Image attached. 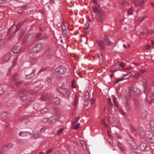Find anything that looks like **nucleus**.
Instances as JSON below:
<instances>
[{
	"label": "nucleus",
	"instance_id": "obj_24",
	"mask_svg": "<svg viewBox=\"0 0 154 154\" xmlns=\"http://www.w3.org/2000/svg\"><path fill=\"white\" fill-rule=\"evenodd\" d=\"M25 21H23V23H18L16 26V31H16H18L20 30V28L22 26L23 24L25 22Z\"/></svg>",
	"mask_w": 154,
	"mask_h": 154
},
{
	"label": "nucleus",
	"instance_id": "obj_59",
	"mask_svg": "<svg viewBox=\"0 0 154 154\" xmlns=\"http://www.w3.org/2000/svg\"><path fill=\"white\" fill-rule=\"evenodd\" d=\"M63 128H60L57 131V133L58 134H59L62 133L63 130Z\"/></svg>",
	"mask_w": 154,
	"mask_h": 154
},
{
	"label": "nucleus",
	"instance_id": "obj_20",
	"mask_svg": "<svg viewBox=\"0 0 154 154\" xmlns=\"http://www.w3.org/2000/svg\"><path fill=\"white\" fill-rule=\"evenodd\" d=\"M45 84L47 85H51L52 84V79L51 77H48L45 79Z\"/></svg>",
	"mask_w": 154,
	"mask_h": 154
},
{
	"label": "nucleus",
	"instance_id": "obj_15",
	"mask_svg": "<svg viewBox=\"0 0 154 154\" xmlns=\"http://www.w3.org/2000/svg\"><path fill=\"white\" fill-rule=\"evenodd\" d=\"M18 135L20 137H25L27 135H32V134L29 131H21L19 133Z\"/></svg>",
	"mask_w": 154,
	"mask_h": 154
},
{
	"label": "nucleus",
	"instance_id": "obj_42",
	"mask_svg": "<svg viewBox=\"0 0 154 154\" xmlns=\"http://www.w3.org/2000/svg\"><path fill=\"white\" fill-rule=\"evenodd\" d=\"M17 143L19 145H22L24 143V140L22 139H19L17 141Z\"/></svg>",
	"mask_w": 154,
	"mask_h": 154
},
{
	"label": "nucleus",
	"instance_id": "obj_36",
	"mask_svg": "<svg viewBox=\"0 0 154 154\" xmlns=\"http://www.w3.org/2000/svg\"><path fill=\"white\" fill-rule=\"evenodd\" d=\"M141 81L144 83L143 86L145 90L147 87L146 80L145 79H143Z\"/></svg>",
	"mask_w": 154,
	"mask_h": 154
},
{
	"label": "nucleus",
	"instance_id": "obj_47",
	"mask_svg": "<svg viewBox=\"0 0 154 154\" xmlns=\"http://www.w3.org/2000/svg\"><path fill=\"white\" fill-rule=\"evenodd\" d=\"M12 102L11 100H8L7 101V106L9 107L10 106H12Z\"/></svg>",
	"mask_w": 154,
	"mask_h": 154
},
{
	"label": "nucleus",
	"instance_id": "obj_29",
	"mask_svg": "<svg viewBox=\"0 0 154 154\" xmlns=\"http://www.w3.org/2000/svg\"><path fill=\"white\" fill-rule=\"evenodd\" d=\"M18 60L17 57H16L15 60H14L13 62H12V65L11 66L10 68L9 69V71H10L11 69L13 68L14 66H15V65L16 64V62Z\"/></svg>",
	"mask_w": 154,
	"mask_h": 154
},
{
	"label": "nucleus",
	"instance_id": "obj_19",
	"mask_svg": "<svg viewBox=\"0 0 154 154\" xmlns=\"http://www.w3.org/2000/svg\"><path fill=\"white\" fill-rule=\"evenodd\" d=\"M6 41L5 38H2V35H0V49L2 48L5 44Z\"/></svg>",
	"mask_w": 154,
	"mask_h": 154
},
{
	"label": "nucleus",
	"instance_id": "obj_41",
	"mask_svg": "<svg viewBox=\"0 0 154 154\" xmlns=\"http://www.w3.org/2000/svg\"><path fill=\"white\" fill-rule=\"evenodd\" d=\"M133 91L136 94H138L140 93V91L137 88H134Z\"/></svg>",
	"mask_w": 154,
	"mask_h": 154
},
{
	"label": "nucleus",
	"instance_id": "obj_38",
	"mask_svg": "<svg viewBox=\"0 0 154 154\" xmlns=\"http://www.w3.org/2000/svg\"><path fill=\"white\" fill-rule=\"evenodd\" d=\"M47 98V96L46 94H43L42 95L40 98V100L42 101L45 100Z\"/></svg>",
	"mask_w": 154,
	"mask_h": 154
},
{
	"label": "nucleus",
	"instance_id": "obj_35",
	"mask_svg": "<svg viewBox=\"0 0 154 154\" xmlns=\"http://www.w3.org/2000/svg\"><path fill=\"white\" fill-rule=\"evenodd\" d=\"M49 109L48 108H44L41 110V112L43 114L47 113L48 112Z\"/></svg>",
	"mask_w": 154,
	"mask_h": 154
},
{
	"label": "nucleus",
	"instance_id": "obj_13",
	"mask_svg": "<svg viewBox=\"0 0 154 154\" xmlns=\"http://www.w3.org/2000/svg\"><path fill=\"white\" fill-rule=\"evenodd\" d=\"M103 41L105 45L107 46H110L113 44V42L109 40V38L107 37H105L103 39Z\"/></svg>",
	"mask_w": 154,
	"mask_h": 154
},
{
	"label": "nucleus",
	"instance_id": "obj_52",
	"mask_svg": "<svg viewBox=\"0 0 154 154\" xmlns=\"http://www.w3.org/2000/svg\"><path fill=\"white\" fill-rule=\"evenodd\" d=\"M4 91V88L0 86V95L3 94Z\"/></svg>",
	"mask_w": 154,
	"mask_h": 154
},
{
	"label": "nucleus",
	"instance_id": "obj_50",
	"mask_svg": "<svg viewBox=\"0 0 154 154\" xmlns=\"http://www.w3.org/2000/svg\"><path fill=\"white\" fill-rule=\"evenodd\" d=\"M89 26V24L88 23H87L85 24V26L84 27V28L85 29L87 30L88 31L90 29V27Z\"/></svg>",
	"mask_w": 154,
	"mask_h": 154
},
{
	"label": "nucleus",
	"instance_id": "obj_6",
	"mask_svg": "<svg viewBox=\"0 0 154 154\" xmlns=\"http://www.w3.org/2000/svg\"><path fill=\"white\" fill-rule=\"evenodd\" d=\"M145 137L149 139V142L151 143H154V136L152 132L149 131H147L145 132Z\"/></svg>",
	"mask_w": 154,
	"mask_h": 154
},
{
	"label": "nucleus",
	"instance_id": "obj_8",
	"mask_svg": "<svg viewBox=\"0 0 154 154\" xmlns=\"http://www.w3.org/2000/svg\"><path fill=\"white\" fill-rule=\"evenodd\" d=\"M42 45L39 43L36 44L33 47L32 52L34 54L37 53L42 48Z\"/></svg>",
	"mask_w": 154,
	"mask_h": 154
},
{
	"label": "nucleus",
	"instance_id": "obj_30",
	"mask_svg": "<svg viewBox=\"0 0 154 154\" xmlns=\"http://www.w3.org/2000/svg\"><path fill=\"white\" fill-rule=\"evenodd\" d=\"M9 115V114L6 112H5L1 115V117L3 119H6Z\"/></svg>",
	"mask_w": 154,
	"mask_h": 154
},
{
	"label": "nucleus",
	"instance_id": "obj_22",
	"mask_svg": "<svg viewBox=\"0 0 154 154\" xmlns=\"http://www.w3.org/2000/svg\"><path fill=\"white\" fill-rule=\"evenodd\" d=\"M37 61V59L35 58L32 57L30 58L28 61L26 62V63H30L31 65H32L36 62Z\"/></svg>",
	"mask_w": 154,
	"mask_h": 154
},
{
	"label": "nucleus",
	"instance_id": "obj_7",
	"mask_svg": "<svg viewBox=\"0 0 154 154\" xmlns=\"http://www.w3.org/2000/svg\"><path fill=\"white\" fill-rule=\"evenodd\" d=\"M35 35L33 33L26 35L23 40V42L24 43H26L28 41H32L34 40Z\"/></svg>",
	"mask_w": 154,
	"mask_h": 154
},
{
	"label": "nucleus",
	"instance_id": "obj_48",
	"mask_svg": "<svg viewBox=\"0 0 154 154\" xmlns=\"http://www.w3.org/2000/svg\"><path fill=\"white\" fill-rule=\"evenodd\" d=\"M41 34L40 33H38L36 35V38L38 40H40L42 39L40 38Z\"/></svg>",
	"mask_w": 154,
	"mask_h": 154
},
{
	"label": "nucleus",
	"instance_id": "obj_46",
	"mask_svg": "<svg viewBox=\"0 0 154 154\" xmlns=\"http://www.w3.org/2000/svg\"><path fill=\"white\" fill-rule=\"evenodd\" d=\"M23 83V81L21 80L15 82V84L16 86H18L20 85Z\"/></svg>",
	"mask_w": 154,
	"mask_h": 154
},
{
	"label": "nucleus",
	"instance_id": "obj_11",
	"mask_svg": "<svg viewBox=\"0 0 154 154\" xmlns=\"http://www.w3.org/2000/svg\"><path fill=\"white\" fill-rule=\"evenodd\" d=\"M97 42L98 45V47L99 49L102 50H104L105 49V45L103 41L98 40Z\"/></svg>",
	"mask_w": 154,
	"mask_h": 154
},
{
	"label": "nucleus",
	"instance_id": "obj_62",
	"mask_svg": "<svg viewBox=\"0 0 154 154\" xmlns=\"http://www.w3.org/2000/svg\"><path fill=\"white\" fill-rule=\"evenodd\" d=\"M79 127V123L76 124V125L74 126L73 127V129L75 130H76Z\"/></svg>",
	"mask_w": 154,
	"mask_h": 154
},
{
	"label": "nucleus",
	"instance_id": "obj_39",
	"mask_svg": "<svg viewBox=\"0 0 154 154\" xmlns=\"http://www.w3.org/2000/svg\"><path fill=\"white\" fill-rule=\"evenodd\" d=\"M128 79V78H125L124 77H123H123H122V78L120 79H119L117 80H116V82L115 83V84H116L117 83H118L120 81H122L124 79Z\"/></svg>",
	"mask_w": 154,
	"mask_h": 154
},
{
	"label": "nucleus",
	"instance_id": "obj_4",
	"mask_svg": "<svg viewBox=\"0 0 154 154\" xmlns=\"http://www.w3.org/2000/svg\"><path fill=\"white\" fill-rule=\"evenodd\" d=\"M66 67L63 66L57 67L54 69V73L57 75H63L66 71Z\"/></svg>",
	"mask_w": 154,
	"mask_h": 154
},
{
	"label": "nucleus",
	"instance_id": "obj_34",
	"mask_svg": "<svg viewBox=\"0 0 154 154\" xmlns=\"http://www.w3.org/2000/svg\"><path fill=\"white\" fill-rule=\"evenodd\" d=\"M31 135H32L33 137H35V139L38 138L39 137V134L37 132H33V134H32Z\"/></svg>",
	"mask_w": 154,
	"mask_h": 154
},
{
	"label": "nucleus",
	"instance_id": "obj_21",
	"mask_svg": "<svg viewBox=\"0 0 154 154\" xmlns=\"http://www.w3.org/2000/svg\"><path fill=\"white\" fill-rule=\"evenodd\" d=\"M147 145L145 143L142 142L140 144V148L142 151H144L147 148Z\"/></svg>",
	"mask_w": 154,
	"mask_h": 154
},
{
	"label": "nucleus",
	"instance_id": "obj_37",
	"mask_svg": "<svg viewBox=\"0 0 154 154\" xmlns=\"http://www.w3.org/2000/svg\"><path fill=\"white\" fill-rule=\"evenodd\" d=\"M80 119V118L78 116L76 117H75V119L72 122V125H75L76 122H77Z\"/></svg>",
	"mask_w": 154,
	"mask_h": 154
},
{
	"label": "nucleus",
	"instance_id": "obj_9",
	"mask_svg": "<svg viewBox=\"0 0 154 154\" xmlns=\"http://www.w3.org/2000/svg\"><path fill=\"white\" fill-rule=\"evenodd\" d=\"M36 72V70L35 69H33L32 71H30L29 73H27V72H25L26 75L25 78L26 79H29L33 77L34 75V73Z\"/></svg>",
	"mask_w": 154,
	"mask_h": 154
},
{
	"label": "nucleus",
	"instance_id": "obj_14",
	"mask_svg": "<svg viewBox=\"0 0 154 154\" xmlns=\"http://www.w3.org/2000/svg\"><path fill=\"white\" fill-rule=\"evenodd\" d=\"M26 91L25 90H22L20 92L19 97L20 99L23 100H24L26 98Z\"/></svg>",
	"mask_w": 154,
	"mask_h": 154
},
{
	"label": "nucleus",
	"instance_id": "obj_23",
	"mask_svg": "<svg viewBox=\"0 0 154 154\" xmlns=\"http://www.w3.org/2000/svg\"><path fill=\"white\" fill-rule=\"evenodd\" d=\"M19 31L17 34L18 39H20L24 34V31L23 29H20Z\"/></svg>",
	"mask_w": 154,
	"mask_h": 154
},
{
	"label": "nucleus",
	"instance_id": "obj_33",
	"mask_svg": "<svg viewBox=\"0 0 154 154\" xmlns=\"http://www.w3.org/2000/svg\"><path fill=\"white\" fill-rule=\"evenodd\" d=\"M19 75L17 73L14 74L13 76L12 79L13 81H15L18 79Z\"/></svg>",
	"mask_w": 154,
	"mask_h": 154
},
{
	"label": "nucleus",
	"instance_id": "obj_53",
	"mask_svg": "<svg viewBox=\"0 0 154 154\" xmlns=\"http://www.w3.org/2000/svg\"><path fill=\"white\" fill-rule=\"evenodd\" d=\"M27 93H28V94H37L36 92H35L34 91L32 90H29L27 92Z\"/></svg>",
	"mask_w": 154,
	"mask_h": 154
},
{
	"label": "nucleus",
	"instance_id": "obj_12",
	"mask_svg": "<svg viewBox=\"0 0 154 154\" xmlns=\"http://www.w3.org/2000/svg\"><path fill=\"white\" fill-rule=\"evenodd\" d=\"M147 111L145 109H143L142 110H141L140 112V115L141 119H145L147 116Z\"/></svg>",
	"mask_w": 154,
	"mask_h": 154
},
{
	"label": "nucleus",
	"instance_id": "obj_45",
	"mask_svg": "<svg viewBox=\"0 0 154 154\" xmlns=\"http://www.w3.org/2000/svg\"><path fill=\"white\" fill-rule=\"evenodd\" d=\"M45 49L44 51V53L48 52L50 51V47L47 45L45 46Z\"/></svg>",
	"mask_w": 154,
	"mask_h": 154
},
{
	"label": "nucleus",
	"instance_id": "obj_64",
	"mask_svg": "<svg viewBox=\"0 0 154 154\" xmlns=\"http://www.w3.org/2000/svg\"><path fill=\"white\" fill-rule=\"evenodd\" d=\"M13 146V145L11 143H9L8 145H6V147L8 148H12Z\"/></svg>",
	"mask_w": 154,
	"mask_h": 154
},
{
	"label": "nucleus",
	"instance_id": "obj_55",
	"mask_svg": "<svg viewBox=\"0 0 154 154\" xmlns=\"http://www.w3.org/2000/svg\"><path fill=\"white\" fill-rule=\"evenodd\" d=\"M72 86L73 88H75V81L74 80H72L71 82Z\"/></svg>",
	"mask_w": 154,
	"mask_h": 154
},
{
	"label": "nucleus",
	"instance_id": "obj_58",
	"mask_svg": "<svg viewBox=\"0 0 154 154\" xmlns=\"http://www.w3.org/2000/svg\"><path fill=\"white\" fill-rule=\"evenodd\" d=\"M93 3L96 5L98 6L99 7H100V5L98 4V3L97 1V0H93Z\"/></svg>",
	"mask_w": 154,
	"mask_h": 154
},
{
	"label": "nucleus",
	"instance_id": "obj_49",
	"mask_svg": "<svg viewBox=\"0 0 154 154\" xmlns=\"http://www.w3.org/2000/svg\"><path fill=\"white\" fill-rule=\"evenodd\" d=\"M74 152L75 153H77L79 152V148L76 146L74 147L73 149Z\"/></svg>",
	"mask_w": 154,
	"mask_h": 154
},
{
	"label": "nucleus",
	"instance_id": "obj_60",
	"mask_svg": "<svg viewBox=\"0 0 154 154\" xmlns=\"http://www.w3.org/2000/svg\"><path fill=\"white\" fill-rule=\"evenodd\" d=\"M146 17H141L139 18L138 22H141L143 21L145 19Z\"/></svg>",
	"mask_w": 154,
	"mask_h": 154
},
{
	"label": "nucleus",
	"instance_id": "obj_40",
	"mask_svg": "<svg viewBox=\"0 0 154 154\" xmlns=\"http://www.w3.org/2000/svg\"><path fill=\"white\" fill-rule=\"evenodd\" d=\"M34 100V99L33 98H32L29 101H28L24 105V107L27 108L30 104L31 102L33 101Z\"/></svg>",
	"mask_w": 154,
	"mask_h": 154
},
{
	"label": "nucleus",
	"instance_id": "obj_28",
	"mask_svg": "<svg viewBox=\"0 0 154 154\" xmlns=\"http://www.w3.org/2000/svg\"><path fill=\"white\" fill-rule=\"evenodd\" d=\"M130 143L131 144V147L132 149H135L137 148V145L134 142L131 141Z\"/></svg>",
	"mask_w": 154,
	"mask_h": 154
},
{
	"label": "nucleus",
	"instance_id": "obj_51",
	"mask_svg": "<svg viewBox=\"0 0 154 154\" xmlns=\"http://www.w3.org/2000/svg\"><path fill=\"white\" fill-rule=\"evenodd\" d=\"M98 56L99 58V60L103 61V57L102 54L100 53L99 54H98Z\"/></svg>",
	"mask_w": 154,
	"mask_h": 154
},
{
	"label": "nucleus",
	"instance_id": "obj_57",
	"mask_svg": "<svg viewBox=\"0 0 154 154\" xmlns=\"http://www.w3.org/2000/svg\"><path fill=\"white\" fill-rule=\"evenodd\" d=\"M128 75V77L127 78H128L130 76H131V75H132V73L131 72H129L126 74H124L123 75V77H125V76H127Z\"/></svg>",
	"mask_w": 154,
	"mask_h": 154
},
{
	"label": "nucleus",
	"instance_id": "obj_44",
	"mask_svg": "<svg viewBox=\"0 0 154 154\" xmlns=\"http://www.w3.org/2000/svg\"><path fill=\"white\" fill-rule=\"evenodd\" d=\"M133 3L135 6L138 5L140 4V0H134Z\"/></svg>",
	"mask_w": 154,
	"mask_h": 154
},
{
	"label": "nucleus",
	"instance_id": "obj_1",
	"mask_svg": "<svg viewBox=\"0 0 154 154\" xmlns=\"http://www.w3.org/2000/svg\"><path fill=\"white\" fill-rule=\"evenodd\" d=\"M93 12L95 14L98 13L97 16V20L99 22H101L104 18V15L103 11L98 9L96 6L92 7Z\"/></svg>",
	"mask_w": 154,
	"mask_h": 154
},
{
	"label": "nucleus",
	"instance_id": "obj_43",
	"mask_svg": "<svg viewBox=\"0 0 154 154\" xmlns=\"http://www.w3.org/2000/svg\"><path fill=\"white\" fill-rule=\"evenodd\" d=\"M150 126L151 130L154 132V120L151 122Z\"/></svg>",
	"mask_w": 154,
	"mask_h": 154
},
{
	"label": "nucleus",
	"instance_id": "obj_61",
	"mask_svg": "<svg viewBox=\"0 0 154 154\" xmlns=\"http://www.w3.org/2000/svg\"><path fill=\"white\" fill-rule=\"evenodd\" d=\"M87 93H86L84 95V98L85 97V98L84 99V100L85 101H86L87 100H88V98H89V96L88 95H87Z\"/></svg>",
	"mask_w": 154,
	"mask_h": 154
},
{
	"label": "nucleus",
	"instance_id": "obj_63",
	"mask_svg": "<svg viewBox=\"0 0 154 154\" xmlns=\"http://www.w3.org/2000/svg\"><path fill=\"white\" fill-rule=\"evenodd\" d=\"M107 100L108 102L109 103V105H110V106H111L112 105V102L111 101V99L110 98H108L107 99Z\"/></svg>",
	"mask_w": 154,
	"mask_h": 154
},
{
	"label": "nucleus",
	"instance_id": "obj_32",
	"mask_svg": "<svg viewBox=\"0 0 154 154\" xmlns=\"http://www.w3.org/2000/svg\"><path fill=\"white\" fill-rule=\"evenodd\" d=\"M44 87L43 84L42 83H38L37 86L35 87V88H38V90H42Z\"/></svg>",
	"mask_w": 154,
	"mask_h": 154
},
{
	"label": "nucleus",
	"instance_id": "obj_27",
	"mask_svg": "<svg viewBox=\"0 0 154 154\" xmlns=\"http://www.w3.org/2000/svg\"><path fill=\"white\" fill-rule=\"evenodd\" d=\"M80 143L82 146L83 148L84 149L86 150L87 149V147L86 145V143L84 140H81L80 141Z\"/></svg>",
	"mask_w": 154,
	"mask_h": 154
},
{
	"label": "nucleus",
	"instance_id": "obj_3",
	"mask_svg": "<svg viewBox=\"0 0 154 154\" xmlns=\"http://www.w3.org/2000/svg\"><path fill=\"white\" fill-rule=\"evenodd\" d=\"M154 99V89H150L146 95V100L147 102L150 103L152 102Z\"/></svg>",
	"mask_w": 154,
	"mask_h": 154
},
{
	"label": "nucleus",
	"instance_id": "obj_54",
	"mask_svg": "<svg viewBox=\"0 0 154 154\" xmlns=\"http://www.w3.org/2000/svg\"><path fill=\"white\" fill-rule=\"evenodd\" d=\"M148 30L146 29H145L143 30V31L142 32V33L143 35H146L148 34Z\"/></svg>",
	"mask_w": 154,
	"mask_h": 154
},
{
	"label": "nucleus",
	"instance_id": "obj_10",
	"mask_svg": "<svg viewBox=\"0 0 154 154\" xmlns=\"http://www.w3.org/2000/svg\"><path fill=\"white\" fill-rule=\"evenodd\" d=\"M137 132L139 134L140 137L143 139L145 138V133L144 132L143 129L142 128H139L137 129Z\"/></svg>",
	"mask_w": 154,
	"mask_h": 154
},
{
	"label": "nucleus",
	"instance_id": "obj_18",
	"mask_svg": "<svg viewBox=\"0 0 154 154\" xmlns=\"http://www.w3.org/2000/svg\"><path fill=\"white\" fill-rule=\"evenodd\" d=\"M11 58V55L9 53H7L5 54L3 57V60L5 62L8 61Z\"/></svg>",
	"mask_w": 154,
	"mask_h": 154
},
{
	"label": "nucleus",
	"instance_id": "obj_25",
	"mask_svg": "<svg viewBox=\"0 0 154 154\" xmlns=\"http://www.w3.org/2000/svg\"><path fill=\"white\" fill-rule=\"evenodd\" d=\"M49 121L51 122V124H53L55 123L56 122L58 121V119L55 117H52L49 118Z\"/></svg>",
	"mask_w": 154,
	"mask_h": 154
},
{
	"label": "nucleus",
	"instance_id": "obj_2",
	"mask_svg": "<svg viewBox=\"0 0 154 154\" xmlns=\"http://www.w3.org/2000/svg\"><path fill=\"white\" fill-rule=\"evenodd\" d=\"M57 91L60 94H62L64 97L69 98L71 94V91L67 88H65L63 87H61L57 88Z\"/></svg>",
	"mask_w": 154,
	"mask_h": 154
},
{
	"label": "nucleus",
	"instance_id": "obj_26",
	"mask_svg": "<svg viewBox=\"0 0 154 154\" xmlns=\"http://www.w3.org/2000/svg\"><path fill=\"white\" fill-rule=\"evenodd\" d=\"M51 100L53 102L57 104L59 103L60 102L59 98L57 97H53L52 98Z\"/></svg>",
	"mask_w": 154,
	"mask_h": 154
},
{
	"label": "nucleus",
	"instance_id": "obj_31",
	"mask_svg": "<svg viewBox=\"0 0 154 154\" xmlns=\"http://www.w3.org/2000/svg\"><path fill=\"white\" fill-rule=\"evenodd\" d=\"M33 109L38 110L40 109V105L38 103H35L34 104L33 107Z\"/></svg>",
	"mask_w": 154,
	"mask_h": 154
},
{
	"label": "nucleus",
	"instance_id": "obj_16",
	"mask_svg": "<svg viewBox=\"0 0 154 154\" xmlns=\"http://www.w3.org/2000/svg\"><path fill=\"white\" fill-rule=\"evenodd\" d=\"M21 49V47L18 45L15 46L12 49V51L14 54H17L19 53Z\"/></svg>",
	"mask_w": 154,
	"mask_h": 154
},
{
	"label": "nucleus",
	"instance_id": "obj_56",
	"mask_svg": "<svg viewBox=\"0 0 154 154\" xmlns=\"http://www.w3.org/2000/svg\"><path fill=\"white\" fill-rule=\"evenodd\" d=\"M132 11L131 8H130L128 11L127 13L129 15H131L132 14Z\"/></svg>",
	"mask_w": 154,
	"mask_h": 154
},
{
	"label": "nucleus",
	"instance_id": "obj_17",
	"mask_svg": "<svg viewBox=\"0 0 154 154\" xmlns=\"http://www.w3.org/2000/svg\"><path fill=\"white\" fill-rule=\"evenodd\" d=\"M61 29L62 30V34L63 35H66L67 31L66 28V26L65 24L63 23L61 26Z\"/></svg>",
	"mask_w": 154,
	"mask_h": 154
},
{
	"label": "nucleus",
	"instance_id": "obj_5",
	"mask_svg": "<svg viewBox=\"0 0 154 154\" xmlns=\"http://www.w3.org/2000/svg\"><path fill=\"white\" fill-rule=\"evenodd\" d=\"M15 31L16 29H14V26L13 25L11 26L8 29L7 32V34L8 35H11L8 38V39L11 40L14 37V35L17 32L16 31L15 32Z\"/></svg>",
	"mask_w": 154,
	"mask_h": 154
}]
</instances>
